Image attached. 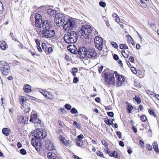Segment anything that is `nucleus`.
<instances>
[{
    "label": "nucleus",
    "instance_id": "f257e3e1",
    "mask_svg": "<svg viewBox=\"0 0 159 159\" xmlns=\"http://www.w3.org/2000/svg\"><path fill=\"white\" fill-rule=\"evenodd\" d=\"M35 24L34 26L36 28L39 34L43 37L52 38L55 34V32L53 30H50L51 25V22L48 20L42 22L41 16L38 13L35 15Z\"/></svg>",
    "mask_w": 159,
    "mask_h": 159
},
{
    "label": "nucleus",
    "instance_id": "f03ea898",
    "mask_svg": "<svg viewBox=\"0 0 159 159\" xmlns=\"http://www.w3.org/2000/svg\"><path fill=\"white\" fill-rule=\"evenodd\" d=\"M34 133L33 135H34V137L32 138L31 143L36 150L39 151L42 147V143L40 142L39 139L45 138L46 136V133L45 130H36L34 131Z\"/></svg>",
    "mask_w": 159,
    "mask_h": 159
},
{
    "label": "nucleus",
    "instance_id": "7ed1b4c3",
    "mask_svg": "<svg viewBox=\"0 0 159 159\" xmlns=\"http://www.w3.org/2000/svg\"><path fill=\"white\" fill-rule=\"evenodd\" d=\"M77 35L76 32L73 31L68 32L64 37V39L66 43L69 44L74 43L77 40Z\"/></svg>",
    "mask_w": 159,
    "mask_h": 159
},
{
    "label": "nucleus",
    "instance_id": "20e7f679",
    "mask_svg": "<svg viewBox=\"0 0 159 159\" xmlns=\"http://www.w3.org/2000/svg\"><path fill=\"white\" fill-rule=\"evenodd\" d=\"M66 16L62 13H58L56 15L55 23L59 27L61 26L66 20Z\"/></svg>",
    "mask_w": 159,
    "mask_h": 159
},
{
    "label": "nucleus",
    "instance_id": "39448f33",
    "mask_svg": "<svg viewBox=\"0 0 159 159\" xmlns=\"http://www.w3.org/2000/svg\"><path fill=\"white\" fill-rule=\"evenodd\" d=\"M76 27L75 21L72 19H68L63 26V28L65 30L69 31L74 29Z\"/></svg>",
    "mask_w": 159,
    "mask_h": 159
},
{
    "label": "nucleus",
    "instance_id": "423d86ee",
    "mask_svg": "<svg viewBox=\"0 0 159 159\" xmlns=\"http://www.w3.org/2000/svg\"><path fill=\"white\" fill-rule=\"evenodd\" d=\"M92 31L91 27L89 25H82L79 31L80 34L84 37L88 36L90 34Z\"/></svg>",
    "mask_w": 159,
    "mask_h": 159
},
{
    "label": "nucleus",
    "instance_id": "0eeeda50",
    "mask_svg": "<svg viewBox=\"0 0 159 159\" xmlns=\"http://www.w3.org/2000/svg\"><path fill=\"white\" fill-rule=\"evenodd\" d=\"M105 81L106 84L114 85L115 82L114 75L113 73H107L104 74Z\"/></svg>",
    "mask_w": 159,
    "mask_h": 159
},
{
    "label": "nucleus",
    "instance_id": "6e6552de",
    "mask_svg": "<svg viewBox=\"0 0 159 159\" xmlns=\"http://www.w3.org/2000/svg\"><path fill=\"white\" fill-rule=\"evenodd\" d=\"M0 70L3 75H7L10 71L8 64L4 61H1L0 64Z\"/></svg>",
    "mask_w": 159,
    "mask_h": 159
},
{
    "label": "nucleus",
    "instance_id": "1a4fd4ad",
    "mask_svg": "<svg viewBox=\"0 0 159 159\" xmlns=\"http://www.w3.org/2000/svg\"><path fill=\"white\" fill-rule=\"evenodd\" d=\"M103 39L98 36L95 37L94 42L95 47L99 50H102L103 45Z\"/></svg>",
    "mask_w": 159,
    "mask_h": 159
},
{
    "label": "nucleus",
    "instance_id": "9d476101",
    "mask_svg": "<svg viewBox=\"0 0 159 159\" xmlns=\"http://www.w3.org/2000/svg\"><path fill=\"white\" fill-rule=\"evenodd\" d=\"M116 77V85L117 87L121 86L122 83L125 81V77L121 75H118L116 71H115Z\"/></svg>",
    "mask_w": 159,
    "mask_h": 159
},
{
    "label": "nucleus",
    "instance_id": "9b49d317",
    "mask_svg": "<svg viewBox=\"0 0 159 159\" xmlns=\"http://www.w3.org/2000/svg\"><path fill=\"white\" fill-rule=\"evenodd\" d=\"M86 52V57L89 58L94 57L97 55V53L96 52L95 50L93 48L87 49Z\"/></svg>",
    "mask_w": 159,
    "mask_h": 159
},
{
    "label": "nucleus",
    "instance_id": "f8f14e48",
    "mask_svg": "<svg viewBox=\"0 0 159 159\" xmlns=\"http://www.w3.org/2000/svg\"><path fill=\"white\" fill-rule=\"evenodd\" d=\"M30 122H32L34 124L40 125L41 126V121L38 118L36 114L31 115L30 116Z\"/></svg>",
    "mask_w": 159,
    "mask_h": 159
},
{
    "label": "nucleus",
    "instance_id": "ddd939ff",
    "mask_svg": "<svg viewBox=\"0 0 159 159\" xmlns=\"http://www.w3.org/2000/svg\"><path fill=\"white\" fill-rule=\"evenodd\" d=\"M87 49L84 47H80L78 50V54L83 58L86 57Z\"/></svg>",
    "mask_w": 159,
    "mask_h": 159
},
{
    "label": "nucleus",
    "instance_id": "4468645a",
    "mask_svg": "<svg viewBox=\"0 0 159 159\" xmlns=\"http://www.w3.org/2000/svg\"><path fill=\"white\" fill-rule=\"evenodd\" d=\"M45 146L47 149L49 151L55 149L54 144L49 140H48L46 141Z\"/></svg>",
    "mask_w": 159,
    "mask_h": 159
},
{
    "label": "nucleus",
    "instance_id": "2eb2a0df",
    "mask_svg": "<svg viewBox=\"0 0 159 159\" xmlns=\"http://www.w3.org/2000/svg\"><path fill=\"white\" fill-rule=\"evenodd\" d=\"M67 49L72 53L75 54H78V52L77 48L74 45L68 46Z\"/></svg>",
    "mask_w": 159,
    "mask_h": 159
},
{
    "label": "nucleus",
    "instance_id": "dca6fc26",
    "mask_svg": "<svg viewBox=\"0 0 159 159\" xmlns=\"http://www.w3.org/2000/svg\"><path fill=\"white\" fill-rule=\"evenodd\" d=\"M47 156L48 159H58L57 155L55 153L51 152H48Z\"/></svg>",
    "mask_w": 159,
    "mask_h": 159
},
{
    "label": "nucleus",
    "instance_id": "f3484780",
    "mask_svg": "<svg viewBox=\"0 0 159 159\" xmlns=\"http://www.w3.org/2000/svg\"><path fill=\"white\" fill-rule=\"evenodd\" d=\"M23 89L25 92L27 93H30L32 91L31 86L28 84H25L24 85Z\"/></svg>",
    "mask_w": 159,
    "mask_h": 159
},
{
    "label": "nucleus",
    "instance_id": "a211bd4d",
    "mask_svg": "<svg viewBox=\"0 0 159 159\" xmlns=\"http://www.w3.org/2000/svg\"><path fill=\"white\" fill-rule=\"evenodd\" d=\"M47 12L49 14L54 17H55L56 15L57 14L56 11L55 10L52 9H48Z\"/></svg>",
    "mask_w": 159,
    "mask_h": 159
},
{
    "label": "nucleus",
    "instance_id": "6ab92c4d",
    "mask_svg": "<svg viewBox=\"0 0 159 159\" xmlns=\"http://www.w3.org/2000/svg\"><path fill=\"white\" fill-rule=\"evenodd\" d=\"M2 131L3 134L6 136H8L10 135V129L8 128H3L2 129Z\"/></svg>",
    "mask_w": 159,
    "mask_h": 159
},
{
    "label": "nucleus",
    "instance_id": "aec40b11",
    "mask_svg": "<svg viewBox=\"0 0 159 159\" xmlns=\"http://www.w3.org/2000/svg\"><path fill=\"white\" fill-rule=\"evenodd\" d=\"M19 122L21 123H22L25 124L26 123V117L21 116H19Z\"/></svg>",
    "mask_w": 159,
    "mask_h": 159
},
{
    "label": "nucleus",
    "instance_id": "412c9836",
    "mask_svg": "<svg viewBox=\"0 0 159 159\" xmlns=\"http://www.w3.org/2000/svg\"><path fill=\"white\" fill-rule=\"evenodd\" d=\"M48 44H46L44 43H43L42 44V47L43 50L47 52V51L48 50Z\"/></svg>",
    "mask_w": 159,
    "mask_h": 159
},
{
    "label": "nucleus",
    "instance_id": "4be33fe9",
    "mask_svg": "<svg viewBox=\"0 0 159 159\" xmlns=\"http://www.w3.org/2000/svg\"><path fill=\"white\" fill-rule=\"evenodd\" d=\"M152 145L153 148L155 151L157 152H158L159 150L158 148L157 143L156 141H154Z\"/></svg>",
    "mask_w": 159,
    "mask_h": 159
},
{
    "label": "nucleus",
    "instance_id": "5701e85b",
    "mask_svg": "<svg viewBox=\"0 0 159 159\" xmlns=\"http://www.w3.org/2000/svg\"><path fill=\"white\" fill-rule=\"evenodd\" d=\"M59 138L61 141L62 143L63 144H64V145L66 146L67 144V140L65 139L62 136H60Z\"/></svg>",
    "mask_w": 159,
    "mask_h": 159
},
{
    "label": "nucleus",
    "instance_id": "b1692460",
    "mask_svg": "<svg viewBox=\"0 0 159 159\" xmlns=\"http://www.w3.org/2000/svg\"><path fill=\"white\" fill-rule=\"evenodd\" d=\"M114 120L112 119H107L105 120V122L108 125H113V121Z\"/></svg>",
    "mask_w": 159,
    "mask_h": 159
},
{
    "label": "nucleus",
    "instance_id": "393cba45",
    "mask_svg": "<svg viewBox=\"0 0 159 159\" xmlns=\"http://www.w3.org/2000/svg\"><path fill=\"white\" fill-rule=\"evenodd\" d=\"M109 156L116 158H118V153L115 151H114L112 152H111L110 154H109Z\"/></svg>",
    "mask_w": 159,
    "mask_h": 159
},
{
    "label": "nucleus",
    "instance_id": "a878e982",
    "mask_svg": "<svg viewBox=\"0 0 159 159\" xmlns=\"http://www.w3.org/2000/svg\"><path fill=\"white\" fill-rule=\"evenodd\" d=\"M7 46V44L5 42L3 41L0 44V47L2 50H5Z\"/></svg>",
    "mask_w": 159,
    "mask_h": 159
},
{
    "label": "nucleus",
    "instance_id": "bb28decb",
    "mask_svg": "<svg viewBox=\"0 0 159 159\" xmlns=\"http://www.w3.org/2000/svg\"><path fill=\"white\" fill-rule=\"evenodd\" d=\"M39 91L45 97H46L48 93V92L46 91H45L42 89H40L39 90Z\"/></svg>",
    "mask_w": 159,
    "mask_h": 159
},
{
    "label": "nucleus",
    "instance_id": "cd10ccee",
    "mask_svg": "<svg viewBox=\"0 0 159 159\" xmlns=\"http://www.w3.org/2000/svg\"><path fill=\"white\" fill-rule=\"evenodd\" d=\"M121 53L125 58H127L129 57V55L127 52H125L124 50L121 51Z\"/></svg>",
    "mask_w": 159,
    "mask_h": 159
},
{
    "label": "nucleus",
    "instance_id": "c85d7f7f",
    "mask_svg": "<svg viewBox=\"0 0 159 159\" xmlns=\"http://www.w3.org/2000/svg\"><path fill=\"white\" fill-rule=\"evenodd\" d=\"M133 99L136 101L138 104H140L141 102V100L138 96H135L134 98Z\"/></svg>",
    "mask_w": 159,
    "mask_h": 159
},
{
    "label": "nucleus",
    "instance_id": "c756f323",
    "mask_svg": "<svg viewBox=\"0 0 159 159\" xmlns=\"http://www.w3.org/2000/svg\"><path fill=\"white\" fill-rule=\"evenodd\" d=\"M77 145L78 146H81L83 144V143L81 140H78V139H76Z\"/></svg>",
    "mask_w": 159,
    "mask_h": 159
},
{
    "label": "nucleus",
    "instance_id": "7c9ffc66",
    "mask_svg": "<svg viewBox=\"0 0 159 159\" xmlns=\"http://www.w3.org/2000/svg\"><path fill=\"white\" fill-rule=\"evenodd\" d=\"M127 109L129 112V113H130L131 111L133 109V107L130 105H128L127 106Z\"/></svg>",
    "mask_w": 159,
    "mask_h": 159
},
{
    "label": "nucleus",
    "instance_id": "2f4dec72",
    "mask_svg": "<svg viewBox=\"0 0 159 159\" xmlns=\"http://www.w3.org/2000/svg\"><path fill=\"white\" fill-rule=\"evenodd\" d=\"M120 48L121 49L123 48L128 49L129 48L128 46L125 44H121L120 45Z\"/></svg>",
    "mask_w": 159,
    "mask_h": 159
},
{
    "label": "nucleus",
    "instance_id": "473e14b6",
    "mask_svg": "<svg viewBox=\"0 0 159 159\" xmlns=\"http://www.w3.org/2000/svg\"><path fill=\"white\" fill-rule=\"evenodd\" d=\"M148 112L151 115L153 116L154 117L156 116V114L152 109H150L148 110Z\"/></svg>",
    "mask_w": 159,
    "mask_h": 159
},
{
    "label": "nucleus",
    "instance_id": "72a5a7b5",
    "mask_svg": "<svg viewBox=\"0 0 159 159\" xmlns=\"http://www.w3.org/2000/svg\"><path fill=\"white\" fill-rule=\"evenodd\" d=\"M70 112L73 114L78 113L77 110L74 107H73L71 109Z\"/></svg>",
    "mask_w": 159,
    "mask_h": 159
},
{
    "label": "nucleus",
    "instance_id": "f704fd0d",
    "mask_svg": "<svg viewBox=\"0 0 159 159\" xmlns=\"http://www.w3.org/2000/svg\"><path fill=\"white\" fill-rule=\"evenodd\" d=\"M140 118L141 120L143 122H145L147 120V117L144 115H142L140 117Z\"/></svg>",
    "mask_w": 159,
    "mask_h": 159
},
{
    "label": "nucleus",
    "instance_id": "c9c22d12",
    "mask_svg": "<svg viewBox=\"0 0 159 159\" xmlns=\"http://www.w3.org/2000/svg\"><path fill=\"white\" fill-rule=\"evenodd\" d=\"M73 125L76 126L77 128H78L79 129H80V128L81 126L80 125H79V123L76 121H74V122Z\"/></svg>",
    "mask_w": 159,
    "mask_h": 159
},
{
    "label": "nucleus",
    "instance_id": "e433bc0d",
    "mask_svg": "<svg viewBox=\"0 0 159 159\" xmlns=\"http://www.w3.org/2000/svg\"><path fill=\"white\" fill-rule=\"evenodd\" d=\"M99 5L101 7H105L106 6V3L105 2L102 1H100L99 2Z\"/></svg>",
    "mask_w": 159,
    "mask_h": 159
},
{
    "label": "nucleus",
    "instance_id": "4c0bfd02",
    "mask_svg": "<svg viewBox=\"0 0 159 159\" xmlns=\"http://www.w3.org/2000/svg\"><path fill=\"white\" fill-rule=\"evenodd\" d=\"M20 152L21 154L23 155H25L26 154V151L24 149H22L20 150Z\"/></svg>",
    "mask_w": 159,
    "mask_h": 159
},
{
    "label": "nucleus",
    "instance_id": "58836bf2",
    "mask_svg": "<svg viewBox=\"0 0 159 159\" xmlns=\"http://www.w3.org/2000/svg\"><path fill=\"white\" fill-rule=\"evenodd\" d=\"M84 137V135L82 134H81L77 136L76 139H78V140H81V139H83Z\"/></svg>",
    "mask_w": 159,
    "mask_h": 159
},
{
    "label": "nucleus",
    "instance_id": "ea45409f",
    "mask_svg": "<svg viewBox=\"0 0 159 159\" xmlns=\"http://www.w3.org/2000/svg\"><path fill=\"white\" fill-rule=\"evenodd\" d=\"M64 106L65 108L68 110L71 109V106L70 105L68 104H66Z\"/></svg>",
    "mask_w": 159,
    "mask_h": 159
},
{
    "label": "nucleus",
    "instance_id": "a19ab883",
    "mask_svg": "<svg viewBox=\"0 0 159 159\" xmlns=\"http://www.w3.org/2000/svg\"><path fill=\"white\" fill-rule=\"evenodd\" d=\"M47 97L48 98L50 99H52L53 98V96L52 95V94L48 92V93L47 95V96L46 97Z\"/></svg>",
    "mask_w": 159,
    "mask_h": 159
},
{
    "label": "nucleus",
    "instance_id": "79ce46f5",
    "mask_svg": "<svg viewBox=\"0 0 159 159\" xmlns=\"http://www.w3.org/2000/svg\"><path fill=\"white\" fill-rule=\"evenodd\" d=\"M53 52V49L52 47H48V48L47 51V52L48 53H51Z\"/></svg>",
    "mask_w": 159,
    "mask_h": 159
},
{
    "label": "nucleus",
    "instance_id": "37998d69",
    "mask_svg": "<svg viewBox=\"0 0 159 159\" xmlns=\"http://www.w3.org/2000/svg\"><path fill=\"white\" fill-rule=\"evenodd\" d=\"M3 5L1 2L0 3V14H1L3 11Z\"/></svg>",
    "mask_w": 159,
    "mask_h": 159
},
{
    "label": "nucleus",
    "instance_id": "c03bdc74",
    "mask_svg": "<svg viewBox=\"0 0 159 159\" xmlns=\"http://www.w3.org/2000/svg\"><path fill=\"white\" fill-rule=\"evenodd\" d=\"M134 85L137 87L140 88L142 86V85L141 84H140L138 82H135L134 83Z\"/></svg>",
    "mask_w": 159,
    "mask_h": 159
},
{
    "label": "nucleus",
    "instance_id": "a18cd8bd",
    "mask_svg": "<svg viewBox=\"0 0 159 159\" xmlns=\"http://www.w3.org/2000/svg\"><path fill=\"white\" fill-rule=\"evenodd\" d=\"M111 44L112 45L116 48L118 47V45L117 44L114 42H112L111 43Z\"/></svg>",
    "mask_w": 159,
    "mask_h": 159
},
{
    "label": "nucleus",
    "instance_id": "49530a36",
    "mask_svg": "<svg viewBox=\"0 0 159 159\" xmlns=\"http://www.w3.org/2000/svg\"><path fill=\"white\" fill-rule=\"evenodd\" d=\"M107 114L111 117H113L114 116V113L113 112H108Z\"/></svg>",
    "mask_w": 159,
    "mask_h": 159
},
{
    "label": "nucleus",
    "instance_id": "de8ad7c7",
    "mask_svg": "<svg viewBox=\"0 0 159 159\" xmlns=\"http://www.w3.org/2000/svg\"><path fill=\"white\" fill-rule=\"evenodd\" d=\"M102 144L104 146L106 147L107 148L108 145L107 143L106 142L105 140L102 141Z\"/></svg>",
    "mask_w": 159,
    "mask_h": 159
},
{
    "label": "nucleus",
    "instance_id": "09e8293b",
    "mask_svg": "<svg viewBox=\"0 0 159 159\" xmlns=\"http://www.w3.org/2000/svg\"><path fill=\"white\" fill-rule=\"evenodd\" d=\"M21 101H20V102L21 101V107H24V103L25 102V101L24 98L21 99Z\"/></svg>",
    "mask_w": 159,
    "mask_h": 159
},
{
    "label": "nucleus",
    "instance_id": "8fccbe9b",
    "mask_svg": "<svg viewBox=\"0 0 159 159\" xmlns=\"http://www.w3.org/2000/svg\"><path fill=\"white\" fill-rule=\"evenodd\" d=\"M147 149L150 151L152 150V146L149 144H148L147 145Z\"/></svg>",
    "mask_w": 159,
    "mask_h": 159
},
{
    "label": "nucleus",
    "instance_id": "3c124183",
    "mask_svg": "<svg viewBox=\"0 0 159 159\" xmlns=\"http://www.w3.org/2000/svg\"><path fill=\"white\" fill-rule=\"evenodd\" d=\"M116 134L118 136L119 139H120L121 138V133L119 131H116Z\"/></svg>",
    "mask_w": 159,
    "mask_h": 159
},
{
    "label": "nucleus",
    "instance_id": "603ef678",
    "mask_svg": "<svg viewBox=\"0 0 159 159\" xmlns=\"http://www.w3.org/2000/svg\"><path fill=\"white\" fill-rule=\"evenodd\" d=\"M78 81L79 80L77 77H74L73 81V82L74 83H77Z\"/></svg>",
    "mask_w": 159,
    "mask_h": 159
},
{
    "label": "nucleus",
    "instance_id": "864d4df0",
    "mask_svg": "<svg viewBox=\"0 0 159 159\" xmlns=\"http://www.w3.org/2000/svg\"><path fill=\"white\" fill-rule=\"evenodd\" d=\"M131 70L135 74L137 73V71L135 68L131 67Z\"/></svg>",
    "mask_w": 159,
    "mask_h": 159
},
{
    "label": "nucleus",
    "instance_id": "5fc2aeb1",
    "mask_svg": "<svg viewBox=\"0 0 159 159\" xmlns=\"http://www.w3.org/2000/svg\"><path fill=\"white\" fill-rule=\"evenodd\" d=\"M72 72L76 73L78 71V70L77 68L73 67L72 69Z\"/></svg>",
    "mask_w": 159,
    "mask_h": 159
},
{
    "label": "nucleus",
    "instance_id": "6e6d98bb",
    "mask_svg": "<svg viewBox=\"0 0 159 159\" xmlns=\"http://www.w3.org/2000/svg\"><path fill=\"white\" fill-rule=\"evenodd\" d=\"M35 42L37 45V46H40V41L38 39H36Z\"/></svg>",
    "mask_w": 159,
    "mask_h": 159
},
{
    "label": "nucleus",
    "instance_id": "4d7b16f0",
    "mask_svg": "<svg viewBox=\"0 0 159 159\" xmlns=\"http://www.w3.org/2000/svg\"><path fill=\"white\" fill-rule=\"evenodd\" d=\"M143 106L141 105H139L138 107V110L139 111H140L143 109Z\"/></svg>",
    "mask_w": 159,
    "mask_h": 159
},
{
    "label": "nucleus",
    "instance_id": "13d9d810",
    "mask_svg": "<svg viewBox=\"0 0 159 159\" xmlns=\"http://www.w3.org/2000/svg\"><path fill=\"white\" fill-rule=\"evenodd\" d=\"M114 59L116 60H117L119 59V57L117 55L114 54L113 56Z\"/></svg>",
    "mask_w": 159,
    "mask_h": 159
},
{
    "label": "nucleus",
    "instance_id": "bf43d9fd",
    "mask_svg": "<svg viewBox=\"0 0 159 159\" xmlns=\"http://www.w3.org/2000/svg\"><path fill=\"white\" fill-rule=\"evenodd\" d=\"M17 147L18 148H20L22 147V145L20 142H18L17 143Z\"/></svg>",
    "mask_w": 159,
    "mask_h": 159
},
{
    "label": "nucleus",
    "instance_id": "052dcab7",
    "mask_svg": "<svg viewBox=\"0 0 159 159\" xmlns=\"http://www.w3.org/2000/svg\"><path fill=\"white\" fill-rule=\"evenodd\" d=\"M139 143L141 146H142V147L144 146V143L143 141H142L141 140H140Z\"/></svg>",
    "mask_w": 159,
    "mask_h": 159
},
{
    "label": "nucleus",
    "instance_id": "680f3d73",
    "mask_svg": "<svg viewBox=\"0 0 159 159\" xmlns=\"http://www.w3.org/2000/svg\"><path fill=\"white\" fill-rule=\"evenodd\" d=\"M129 60L132 62H133L134 61V58L133 57H130L129 58Z\"/></svg>",
    "mask_w": 159,
    "mask_h": 159
},
{
    "label": "nucleus",
    "instance_id": "e2e57ef3",
    "mask_svg": "<svg viewBox=\"0 0 159 159\" xmlns=\"http://www.w3.org/2000/svg\"><path fill=\"white\" fill-rule=\"evenodd\" d=\"M119 145L122 147H123L124 146V144L123 142L122 141H120L119 143Z\"/></svg>",
    "mask_w": 159,
    "mask_h": 159
},
{
    "label": "nucleus",
    "instance_id": "0e129e2a",
    "mask_svg": "<svg viewBox=\"0 0 159 159\" xmlns=\"http://www.w3.org/2000/svg\"><path fill=\"white\" fill-rule=\"evenodd\" d=\"M37 48L39 52H41L42 51V50L40 46H37Z\"/></svg>",
    "mask_w": 159,
    "mask_h": 159
},
{
    "label": "nucleus",
    "instance_id": "69168bd1",
    "mask_svg": "<svg viewBox=\"0 0 159 159\" xmlns=\"http://www.w3.org/2000/svg\"><path fill=\"white\" fill-rule=\"evenodd\" d=\"M132 129L134 132L136 133L137 132V129L134 126L132 127Z\"/></svg>",
    "mask_w": 159,
    "mask_h": 159
},
{
    "label": "nucleus",
    "instance_id": "338daca9",
    "mask_svg": "<svg viewBox=\"0 0 159 159\" xmlns=\"http://www.w3.org/2000/svg\"><path fill=\"white\" fill-rule=\"evenodd\" d=\"M97 155L100 157H102L103 156V154L101 152L99 151L97 153Z\"/></svg>",
    "mask_w": 159,
    "mask_h": 159
},
{
    "label": "nucleus",
    "instance_id": "774afa93",
    "mask_svg": "<svg viewBox=\"0 0 159 159\" xmlns=\"http://www.w3.org/2000/svg\"><path fill=\"white\" fill-rule=\"evenodd\" d=\"M95 101L99 103L100 101V99L99 98H96L95 99Z\"/></svg>",
    "mask_w": 159,
    "mask_h": 159
}]
</instances>
